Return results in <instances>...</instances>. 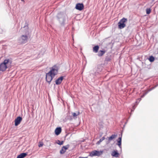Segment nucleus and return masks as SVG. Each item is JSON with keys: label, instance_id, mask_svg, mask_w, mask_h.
<instances>
[{"label": "nucleus", "instance_id": "obj_13", "mask_svg": "<svg viewBox=\"0 0 158 158\" xmlns=\"http://www.w3.org/2000/svg\"><path fill=\"white\" fill-rule=\"evenodd\" d=\"M61 129L60 127L56 128L55 131V134L56 135H58L61 132Z\"/></svg>", "mask_w": 158, "mask_h": 158}, {"label": "nucleus", "instance_id": "obj_21", "mask_svg": "<svg viewBox=\"0 0 158 158\" xmlns=\"http://www.w3.org/2000/svg\"><path fill=\"white\" fill-rule=\"evenodd\" d=\"M151 10L150 8H147L146 9V12L147 14H149L151 12Z\"/></svg>", "mask_w": 158, "mask_h": 158}, {"label": "nucleus", "instance_id": "obj_3", "mask_svg": "<svg viewBox=\"0 0 158 158\" xmlns=\"http://www.w3.org/2000/svg\"><path fill=\"white\" fill-rule=\"evenodd\" d=\"M127 20V19L123 18L121 19L118 23V28L119 29H122L126 26L125 23L126 22Z\"/></svg>", "mask_w": 158, "mask_h": 158}, {"label": "nucleus", "instance_id": "obj_14", "mask_svg": "<svg viewBox=\"0 0 158 158\" xmlns=\"http://www.w3.org/2000/svg\"><path fill=\"white\" fill-rule=\"evenodd\" d=\"M27 155V153H22L19 155L17 158H23Z\"/></svg>", "mask_w": 158, "mask_h": 158}, {"label": "nucleus", "instance_id": "obj_12", "mask_svg": "<svg viewBox=\"0 0 158 158\" xmlns=\"http://www.w3.org/2000/svg\"><path fill=\"white\" fill-rule=\"evenodd\" d=\"M111 155L115 157H118L119 156V154L117 150H114L112 152Z\"/></svg>", "mask_w": 158, "mask_h": 158}, {"label": "nucleus", "instance_id": "obj_4", "mask_svg": "<svg viewBox=\"0 0 158 158\" xmlns=\"http://www.w3.org/2000/svg\"><path fill=\"white\" fill-rule=\"evenodd\" d=\"M50 69L51 70L49 72V73H50L52 75L53 77H54L58 73V68L56 65H55Z\"/></svg>", "mask_w": 158, "mask_h": 158}, {"label": "nucleus", "instance_id": "obj_6", "mask_svg": "<svg viewBox=\"0 0 158 158\" xmlns=\"http://www.w3.org/2000/svg\"><path fill=\"white\" fill-rule=\"evenodd\" d=\"M102 152L95 150L90 152L89 156L91 157L94 156H99L102 154Z\"/></svg>", "mask_w": 158, "mask_h": 158}, {"label": "nucleus", "instance_id": "obj_9", "mask_svg": "<svg viewBox=\"0 0 158 158\" xmlns=\"http://www.w3.org/2000/svg\"><path fill=\"white\" fill-rule=\"evenodd\" d=\"M75 8L79 10H81L84 8V5L82 3H77L76 5Z\"/></svg>", "mask_w": 158, "mask_h": 158}, {"label": "nucleus", "instance_id": "obj_1", "mask_svg": "<svg viewBox=\"0 0 158 158\" xmlns=\"http://www.w3.org/2000/svg\"><path fill=\"white\" fill-rule=\"evenodd\" d=\"M11 62L9 59L5 60L3 62L0 64V70L4 71L7 68L10 67Z\"/></svg>", "mask_w": 158, "mask_h": 158}, {"label": "nucleus", "instance_id": "obj_27", "mask_svg": "<svg viewBox=\"0 0 158 158\" xmlns=\"http://www.w3.org/2000/svg\"><path fill=\"white\" fill-rule=\"evenodd\" d=\"M78 158H87V157H79Z\"/></svg>", "mask_w": 158, "mask_h": 158}, {"label": "nucleus", "instance_id": "obj_11", "mask_svg": "<svg viewBox=\"0 0 158 158\" xmlns=\"http://www.w3.org/2000/svg\"><path fill=\"white\" fill-rule=\"evenodd\" d=\"M117 136V135H112L110 136L108 138V141L106 143H109L111 140L115 139Z\"/></svg>", "mask_w": 158, "mask_h": 158}, {"label": "nucleus", "instance_id": "obj_20", "mask_svg": "<svg viewBox=\"0 0 158 158\" xmlns=\"http://www.w3.org/2000/svg\"><path fill=\"white\" fill-rule=\"evenodd\" d=\"M79 114H80V112H77V113H73L72 114V115L74 117H76V116L79 115Z\"/></svg>", "mask_w": 158, "mask_h": 158}, {"label": "nucleus", "instance_id": "obj_19", "mask_svg": "<svg viewBox=\"0 0 158 158\" xmlns=\"http://www.w3.org/2000/svg\"><path fill=\"white\" fill-rule=\"evenodd\" d=\"M149 60L150 62H152L154 61L155 58L153 56H150Z\"/></svg>", "mask_w": 158, "mask_h": 158}, {"label": "nucleus", "instance_id": "obj_26", "mask_svg": "<svg viewBox=\"0 0 158 158\" xmlns=\"http://www.w3.org/2000/svg\"><path fill=\"white\" fill-rule=\"evenodd\" d=\"M43 145V143L42 142H40L39 143V144L38 145V146L39 147H42Z\"/></svg>", "mask_w": 158, "mask_h": 158}, {"label": "nucleus", "instance_id": "obj_25", "mask_svg": "<svg viewBox=\"0 0 158 158\" xmlns=\"http://www.w3.org/2000/svg\"><path fill=\"white\" fill-rule=\"evenodd\" d=\"M110 60V59L108 56H106L105 59V61H108Z\"/></svg>", "mask_w": 158, "mask_h": 158}, {"label": "nucleus", "instance_id": "obj_16", "mask_svg": "<svg viewBox=\"0 0 158 158\" xmlns=\"http://www.w3.org/2000/svg\"><path fill=\"white\" fill-rule=\"evenodd\" d=\"M121 139L122 137H120L118 138V140L117 145L119 146L120 148L121 149Z\"/></svg>", "mask_w": 158, "mask_h": 158}, {"label": "nucleus", "instance_id": "obj_29", "mask_svg": "<svg viewBox=\"0 0 158 158\" xmlns=\"http://www.w3.org/2000/svg\"><path fill=\"white\" fill-rule=\"evenodd\" d=\"M144 95H143V96H142V97H143L144 96Z\"/></svg>", "mask_w": 158, "mask_h": 158}, {"label": "nucleus", "instance_id": "obj_22", "mask_svg": "<svg viewBox=\"0 0 158 158\" xmlns=\"http://www.w3.org/2000/svg\"><path fill=\"white\" fill-rule=\"evenodd\" d=\"M65 150H64V149L63 148V147H62V149L60 151V153L61 154H63L65 153Z\"/></svg>", "mask_w": 158, "mask_h": 158}, {"label": "nucleus", "instance_id": "obj_10", "mask_svg": "<svg viewBox=\"0 0 158 158\" xmlns=\"http://www.w3.org/2000/svg\"><path fill=\"white\" fill-rule=\"evenodd\" d=\"M64 77L63 76H61L57 79L55 81L56 84L57 85L60 84L64 79Z\"/></svg>", "mask_w": 158, "mask_h": 158}, {"label": "nucleus", "instance_id": "obj_23", "mask_svg": "<svg viewBox=\"0 0 158 158\" xmlns=\"http://www.w3.org/2000/svg\"><path fill=\"white\" fill-rule=\"evenodd\" d=\"M69 144H68L65 146H63L62 147L64 149V150H65L66 151V150L68 149V148H69Z\"/></svg>", "mask_w": 158, "mask_h": 158}, {"label": "nucleus", "instance_id": "obj_28", "mask_svg": "<svg viewBox=\"0 0 158 158\" xmlns=\"http://www.w3.org/2000/svg\"><path fill=\"white\" fill-rule=\"evenodd\" d=\"M22 1V2H24V0H21Z\"/></svg>", "mask_w": 158, "mask_h": 158}, {"label": "nucleus", "instance_id": "obj_15", "mask_svg": "<svg viewBox=\"0 0 158 158\" xmlns=\"http://www.w3.org/2000/svg\"><path fill=\"white\" fill-rule=\"evenodd\" d=\"M106 52L104 50H100L99 51L98 55L100 57L102 56H103L105 53Z\"/></svg>", "mask_w": 158, "mask_h": 158}, {"label": "nucleus", "instance_id": "obj_2", "mask_svg": "<svg viewBox=\"0 0 158 158\" xmlns=\"http://www.w3.org/2000/svg\"><path fill=\"white\" fill-rule=\"evenodd\" d=\"M66 15L63 12L59 13L57 15V18L61 25H64L65 21Z\"/></svg>", "mask_w": 158, "mask_h": 158}, {"label": "nucleus", "instance_id": "obj_18", "mask_svg": "<svg viewBox=\"0 0 158 158\" xmlns=\"http://www.w3.org/2000/svg\"><path fill=\"white\" fill-rule=\"evenodd\" d=\"M105 139V137H103L102 138L100 139L99 141L97 142L96 144L98 145L102 141L104 140Z\"/></svg>", "mask_w": 158, "mask_h": 158}, {"label": "nucleus", "instance_id": "obj_24", "mask_svg": "<svg viewBox=\"0 0 158 158\" xmlns=\"http://www.w3.org/2000/svg\"><path fill=\"white\" fill-rule=\"evenodd\" d=\"M57 143L60 145H61L63 144V141H60L59 140H58L57 142Z\"/></svg>", "mask_w": 158, "mask_h": 158}, {"label": "nucleus", "instance_id": "obj_5", "mask_svg": "<svg viewBox=\"0 0 158 158\" xmlns=\"http://www.w3.org/2000/svg\"><path fill=\"white\" fill-rule=\"evenodd\" d=\"M28 36L26 35H23L19 40V43L21 44L25 43L27 42Z\"/></svg>", "mask_w": 158, "mask_h": 158}, {"label": "nucleus", "instance_id": "obj_7", "mask_svg": "<svg viewBox=\"0 0 158 158\" xmlns=\"http://www.w3.org/2000/svg\"><path fill=\"white\" fill-rule=\"evenodd\" d=\"M54 77L52 74H51L50 73H49V72H48L46 74V81L50 84Z\"/></svg>", "mask_w": 158, "mask_h": 158}, {"label": "nucleus", "instance_id": "obj_17", "mask_svg": "<svg viewBox=\"0 0 158 158\" xmlns=\"http://www.w3.org/2000/svg\"><path fill=\"white\" fill-rule=\"evenodd\" d=\"M99 48V47L98 45H96L93 48V51L97 53L98 52Z\"/></svg>", "mask_w": 158, "mask_h": 158}, {"label": "nucleus", "instance_id": "obj_8", "mask_svg": "<svg viewBox=\"0 0 158 158\" xmlns=\"http://www.w3.org/2000/svg\"><path fill=\"white\" fill-rule=\"evenodd\" d=\"M22 120V117L20 116L18 117L15 120V126H17L21 123Z\"/></svg>", "mask_w": 158, "mask_h": 158}]
</instances>
